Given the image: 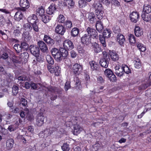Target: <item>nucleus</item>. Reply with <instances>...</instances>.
<instances>
[{"label": "nucleus", "mask_w": 151, "mask_h": 151, "mask_svg": "<svg viewBox=\"0 0 151 151\" xmlns=\"http://www.w3.org/2000/svg\"><path fill=\"white\" fill-rule=\"evenodd\" d=\"M30 87L31 88H32L33 89L38 90L39 89H42L48 91L47 93L48 92H50L52 96L51 97L50 99L51 100L53 101L57 98V96L56 93H55L56 88L55 87H52L51 86L46 87L40 83H36L33 82H32L31 83Z\"/></svg>", "instance_id": "obj_1"}, {"label": "nucleus", "mask_w": 151, "mask_h": 151, "mask_svg": "<svg viewBox=\"0 0 151 151\" xmlns=\"http://www.w3.org/2000/svg\"><path fill=\"white\" fill-rule=\"evenodd\" d=\"M28 22L31 24L33 27V30L35 32H39V28L38 24H37L38 22V19L37 16L35 14H32L29 17L27 18Z\"/></svg>", "instance_id": "obj_2"}, {"label": "nucleus", "mask_w": 151, "mask_h": 151, "mask_svg": "<svg viewBox=\"0 0 151 151\" xmlns=\"http://www.w3.org/2000/svg\"><path fill=\"white\" fill-rule=\"evenodd\" d=\"M112 32L109 29H106L104 31L103 35H99V38L100 41L104 47H106V46L105 38H109L111 36Z\"/></svg>", "instance_id": "obj_3"}, {"label": "nucleus", "mask_w": 151, "mask_h": 151, "mask_svg": "<svg viewBox=\"0 0 151 151\" xmlns=\"http://www.w3.org/2000/svg\"><path fill=\"white\" fill-rule=\"evenodd\" d=\"M102 54L103 55V57L100 59L99 64L102 67L106 68L108 67L110 58L109 55L107 54L105 51L103 52Z\"/></svg>", "instance_id": "obj_4"}, {"label": "nucleus", "mask_w": 151, "mask_h": 151, "mask_svg": "<svg viewBox=\"0 0 151 151\" xmlns=\"http://www.w3.org/2000/svg\"><path fill=\"white\" fill-rule=\"evenodd\" d=\"M120 32V29L118 27H116L114 29V32L115 34H118L116 36L117 41L121 46L123 45L125 39L124 36L121 33H119Z\"/></svg>", "instance_id": "obj_5"}, {"label": "nucleus", "mask_w": 151, "mask_h": 151, "mask_svg": "<svg viewBox=\"0 0 151 151\" xmlns=\"http://www.w3.org/2000/svg\"><path fill=\"white\" fill-rule=\"evenodd\" d=\"M86 31L88 33V35L89 36L91 37L96 39L98 38V34L95 29L91 27H88L86 28Z\"/></svg>", "instance_id": "obj_6"}, {"label": "nucleus", "mask_w": 151, "mask_h": 151, "mask_svg": "<svg viewBox=\"0 0 151 151\" xmlns=\"http://www.w3.org/2000/svg\"><path fill=\"white\" fill-rule=\"evenodd\" d=\"M65 47L64 48L60 47L59 48L60 55H59V62H61L62 60L65 59L68 55V53Z\"/></svg>", "instance_id": "obj_7"}, {"label": "nucleus", "mask_w": 151, "mask_h": 151, "mask_svg": "<svg viewBox=\"0 0 151 151\" xmlns=\"http://www.w3.org/2000/svg\"><path fill=\"white\" fill-rule=\"evenodd\" d=\"M19 5L21 7H18L17 9L21 10L22 12H25L29 7V1L28 0H20Z\"/></svg>", "instance_id": "obj_8"}, {"label": "nucleus", "mask_w": 151, "mask_h": 151, "mask_svg": "<svg viewBox=\"0 0 151 151\" xmlns=\"http://www.w3.org/2000/svg\"><path fill=\"white\" fill-rule=\"evenodd\" d=\"M44 116L40 109V112L37 115L36 118V124L38 126H41L44 124Z\"/></svg>", "instance_id": "obj_9"}, {"label": "nucleus", "mask_w": 151, "mask_h": 151, "mask_svg": "<svg viewBox=\"0 0 151 151\" xmlns=\"http://www.w3.org/2000/svg\"><path fill=\"white\" fill-rule=\"evenodd\" d=\"M83 66L78 63H76L73 65L72 67V70L73 73L76 75L80 74L83 70Z\"/></svg>", "instance_id": "obj_10"}, {"label": "nucleus", "mask_w": 151, "mask_h": 151, "mask_svg": "<svg viewBox=\"0 0 151 151\" xmlns=\"http://www.w3.org/2000/svg\"><path fill=\"white\" fill-rule=\"evenodd\" d=\"M37 45L39 48L43 52H47L48 49L47 45L43 41L40 40L37 42Z\"/></svg>", "instance_id": "obj_11"}, {"label": "nucleus", "mask_w": 151, "mask_h": 151, "mask_svg": "<svg viewBox=\"0 0 151 151\" xmlns=\"http://www.w3.org/2000/svg\"><path fill=\"white\" fill-rule=\"evenodd\" d=\"M31 53L35 56H37L40 54V49L37 46L31 45L29 47Z\"/></svg>", "instance_id": "obj_12"}, {"label": "nucleus", "mask_w": 151, "mask_h": 151, "mask_svg": "<svg viewBox=\"0 0 151 151\" xmlns=\"http://www.w3.org/2000/svg\"><path fill=\"white\" fill-rule=\"evenodd\" d=\"M64 47L68 50H71L74 48L73 43L70 40L67 39L63 43Z\"/></svg>", "instance_id": "obj_13"}, {"label": "nucleus", "mask_w": 151, "mask_h": 151, "mask_svg": "<svg viewBox=\"0 0 151 151\" xmlns=\"http://www.w3.org/2000/svg\"><path fill=\"white\" fill-rule=\"evenodd\" d=\"M46 59L47 62L46 65L47 68L48 70H50L52 65L54 64V60L52 57L49 55H46Z\"/></svg>", "instance_id": "obj_14"}, {"label": "nucleus", "mask_w": 151, "mask_h": 151, "mask_svg": "<svg viewBox=\"0 0 151 151\" xmlns=\"http://www.w3.org/2000/svg\"><path fill=\"white\" fill-rule=\"evenodd\" d=\"M55 31L57 33L63 35L66 31V29L63 26L58 24L55 27Z\"/></svg>", "instance_id": "obj_15"}, {"label": "nucleus", "mask_w": 151, "mask_h": 151, "mask_svg": "<svg viewBox=\"0 0 151 151\" xmlns=\"http://www.w3.org/2000/svg\"><path fill=\"white\" fill-rule=\"evenodd\" d=\"M81 41L83 44L88 45L91 43V38L87 34H84L81 37Z\"/></svg>", "instance_id": "obj_16"}, {"label": "nucleus", "mask_w": 151, "mask_h": 151, "mask_svg": "<svg viewBox=\"0 0 151 151\" xmlns=\"http://www.w3.org/2000/svg\"><path fill=\"white\" fill-rule=\"evenodd\" d=\"M43 40L50 46H52L55 43L54 40L47 35H45Z\"/></svg>", "instance_id": "obj_17"}, {"label": "nucleus", "mask_w": 151, "mask_h": 151, "mask_svg": "<svg viewBox=\"0 0 151 151\" xmlns=\"http://www.w3.org/2000/svg\"><path fill=\"white\" fill-rule=\"evenodd\" d=\"M92 7L94 9L95 12L104 9V7L100 2L98 1H94L92 5Z\"/></svg>", "instance_id": "obj_18"}, {"label": "nucleus", "mask_w": 151, "mask_h": 151, "mask_svg": "<svg viewBox=\"0 0 151 151\" xmlns=\"http://www.w3.org/2000/svg\"><path fill=\"white\" fill-rule=\"evenodd\" d=\"M114 69V73L117 76L121 77L124 76L122 66L121 68L119 65H118L115 67Z\"/></svg>", "instance_id": "obj_19"}, {"label": "nucleus", "mask_w": 151, "mask_h": 151, "mask_svg": "<svg viewBox=\"0 0 151 151\" xmlns=\"http://www.w3.org/2000/svg\"><path fill=\"white\" fill-rule=\"evenodd\" d=\"M130 18L131 20L134 22L136 23L139 18V14L137 12H133L130 15Z\"/></svg>", "instance_id": "obj_20"}, {"label": "nucleus", "mask_w": 151, "mask_h": 151, "mask_svg": "<svg viewBox=\"0 0 151 151\" xmlns=\"http://www.w3.org/2000/svg\"><path fill=\"white\" fill-rule=\"evenodd\" d=\"M51 52L54 58L57 62H58L59 55H60L59 50H58L57 48H54L52 49Z\"/></svg>", "instance_id": "obj_21"}, {"label": "nucleus", "mask_w": 151, "mask_h": 151, "mask_svg": "<svg viewBox=\"0 0 151 151\" xmlns=\"http://www.w3.org/2000/svg\"><path fill=\"white\" fill-rule=\"evenodd\" d=\"M95 27L96 30L99 33L102 32L104 28L103 23L100 20L96 21Z\"/></svg>", "instance_id": "obj_22"}, {"label": "nucleus", "mask_w": 151, "mask_h": 151, "mask_svg": "<svg viewBox=\"0 0 151 151\" xmlns=\"http://www.w3.org/2000/svg\"><path fill=\"white\" fill-rule=\"evenodd\" d=\"M74 4L75 2L74 0H64L63 4V6H67L69 8H73Z\"/></svg>", "instance_id": "obj_23"}, {"label": "nucleus", "mask_w": 151, "mask_h": 151, "mask_svg": "<svg viewBox=\"0 0 151 151\" xmlns=\"http://www.w3.org/2000/svg\"><path fill=\"white\" fill-rule=\"evenodd\" d=\"M73 128V134L76 135L79 134L83 130L82 128L77 124L74 125Z\"/></svg>", "instance_id": "obj_24"}, {"label": "nucleus", "mask_w": 151, "mask_h": 151, "mask_svg": "<svg viewBox=\"0 0 151 151\" xmlns=\"http://www.w3.org/2000/svg\"><path fill=\"white\" fill-rule=\"evenodd\" d=\"M18 11L16 12L14 16V18L17 21H19L22 19L23 17V15L21 12V10L17 9Z\"/></svg>", "instance_id": "obj_25"}, {"label": "nucleus", "mask_w": 151, "mask_h": 151, "mask_svg": "<svg viewBox=\"0 0 151 151\" xmlns=\"http://www.w3.org/2000/svg\"><path fill=\"white\" fill-rule=\"evenodd\" d=\"M60 68L57 65L55 64V67L52 66V68H51V69L49 71L51 73H57V74H55L57 75H59V73L60 72Z\"/></svg>", "instance_id": "obj_26"}, {"label": "nucleus", "mask_w": 151, "mask_h": 151, "mask_svg": "<svg viewBox=\"0 0 151 151\" xmlns=\"http://www.w3.org/2000/svg\"><path fill=\"white\" fill-rule=\"evenodd\" d=\"M56 9L55 6V5L52 4L47 9V13L49 15H52L55 12Z\"/></svg>", "instance_id": "obj_27"}, {"label": "nucleus", "mask_w": 151, "mask_h": 151, "mask_svg": "<svg viewBox=\"0 0 151 151\" xmlns=\"http://www.w3.org/2000/svg\"><path fill=\"white\" fill-rule=\"evenodd\" d=\"M134 33L136 36L139 37L143 34V32L139 26H136L134 29Z\"/></svg>", "instance_id": "obj_28"}, {"label": "nucleus", "mask_w": 151, "mask_h": 151, "mask_svg": "<svg viewBox=\"0 0 151 151\" xmlns=\"http://www.w3.org/2000/svg\"><path fill=\"white\" fill-rule=\"evenodd\" d=\"M55 130L56 128H55L50 127L49 129H46L42 132L45 135L44 136H48L52 134Z\"/></svg>", "instance_id": "obj_29"}, {"label": "nucleus", "mask_w": 151, "mask_h": 151, "mask_svg": "<svg viewBox=\"0 0 151 151\" xmlns=\"http://www.w3.org/2000/svg\"><path fill=\"white\" fill-rule=\"evenodd\" d=\"M141 17L145 21L148 22L151 19V15L149 14L142 12Z\"/></svg>", "instance_id": "obj_30"}, {"label": "nucleus", "mask_w": 151, "mask_h": 151, "mask_svg": "<svg viewBox=\"0 0 151 151\" xmlns=\"http://www.w3.org/2000/svg\"><path fill=\"white\" fill-rule=\"evenodd\" d=\"M95 12L97 19L99 20L102 19L104 16V9Z\"/></svg>", "instance_id": "obj_31"}, {"label": "nucleus", "mask_w": 151, "mask_h": 151, "mask_svg": "<svg viewBox=\"0 0 151 151\" xmlns=\"http://www.w3.org/2000/svg\"><path fill=\"white\" fill-rule=\"evenodd\" d=\"M109 55L111 59L114 61L117 60L119 58L118 55L114 51H112L109 52Z\"/></svg>", "instance_id": "obj_32"}, {"label": "nucleus", "mask_w": 151, "mask_h": 151, "mask_svg": "<svg viewBox=\"0 0 151 151\" xmlns=\"http://www.w3.org/2000/svg\"><path fill=\"white\" fill-rule=\"evenodd\" d=\"M14 143V140L12 139H9L6 142V146L8 149H11Z\"/></svg>", "instance_id": "obj_33"}, {"label": "nucleus", "mask_w": 151, "mask_h": 151, "mask_svg": "<svg viewBox=\"0 0 151 151\" xmlns=\"http://www.w3.org/2000/svg\"><path fill=\"white\" fill-rule=\"evenodd\" d=\"M79 33V29L75 27L73 28L70 32V35L73 37H75L78 36Z\"/></svg>", "instance_id": "obj_34"}, {"label": "nucleus", "mask_w": 151, "mask_h": 151, "mask_svg": "<svg viewBox=\"0 0 151 151\" xmlns=\"http://www.w3.org/2000/svg\"><path fill=\"white\" fill-rule=\"evenodd\" d=\"M23 28L26 31L28 32H31L32 30H33L32 26L29 23L24 24L23 25Z\"/></svg>", "instance_id": "obj_35"}, {"label": "nucleus", "mask_w": 151, "mask_h": 151, "mask_svg": "<svg viewBox=\"0 0 151 151\" xmlns=\"http://www.w3.org/2000/svg\"><path fill=\"white\" fill-rule=\"evenodd\" d=\"M89 64L91 69L93 70H97L99 66V65L96 62L93 60L89 62Z\"/></svg>", "instance_id": "obj_36"}, {"label": "nucleus", "mask_w": 151, "mask_h": 151, "mask_svg": "<svg viewBox=\"0 0 151 151\" xmlns=\"http://www.w3.org/2000/svg\"><path fill=\"white\" fill-rule=\"evenodd\" d=\"M22 28L19 27H17L16 29L14 30L13 34L15 37H19L22 34L21 31Z\"/></svg>", "instance_id": "obj_37"}, {"label": "nucleus", "mask_w": 151, "mask_h": 151, "mask_svg": "<svg viewBox=\"0 0 151 151\" xmlns=\"http://www.w3.org/2000/svg\"><path fill=\"white\" fill-rule=\"evenodd\" d=\"M88 19L90 22L92 24L94 23L96 20L95 16L93 13H90L88 14Z\"/></svg>", "instance_id": "obj_38"}, {"label": "nucleus", "mask_w": 151, "mask_h": 151, "mask_svg": "<svg viewBox=\"0 0 151 151\" xmlns=\"http://www.w3.org/2000/svg\"><path fill=\"white\" fill-rule=\"evenodd\" d=\"M93 50L96 53H98L101 51V47L97 43L95 42L93 45Z\"/></svg>", "instance_id": "obj_39"}, {"label": "nucleus", "mask_w": 151, "mask_h": 151, "mask_svg": "<svg viewBox=\"0 0 151 151\" xmlns=\"http://www.w3.org/2000/svg\"><path fill=\"white\" fill-rule=\"evenodd\" d=\"M18 80L17 82L19 83H21L22 81H27L28 78L25 75H23L18 76L17 78Z\"/></svg>", "instance_id": "obj_40"}, {"label": "nucleus", "mask_w": 151, "mask_h": 151, "mask_svg": "<svg viewBox=\"0 0 151 151\" xmlns=\"http://www.w3.org/2000/svg\"><path fill=\"white\" fill-rule=\"evenodd\" d=\"M27 115L26 117L27 119L31 121L34 119V116L33 114L30 112L29 109H26Z\"/></svg>", "instance_id": "obj_41"}, {"label": "nucleus", "mask_w": 151, "mask_h": 151, "mask_svg": "<svg viewBox=\"0 0 151 151\" xmlns=\"http://www.w3.org/2000/svg\"><path fill=\"white\" fill-rule=\"evenodd\" d=\"M63 26L65 29H70L73 26L72 23L70 20H66L64 22Z\"/></svg>", "instance_id": "obj_42"}, {"label": "nucleus", "mask_w": 151, "mask_h": 151, "mask_svg": "<svg viewBox=\"0 0 151 151\" xmlns=\"http://www.w3.org/2000/svg\"><path fill=\"white\" fill-rule=\"evenodd\" d=\"M123 70L124 72V73L129 74L131 73V71L128 67L126 65H122Z\"/></svg>", "instance_id": "obj_43"}, {"label": "nucleus", "mask_w": 151, "mask_h": 151, "mask_svg": "<svg viewBox=\"0 0 151 151\" xmlns=\"http://www.w3.org/2000/svg\"><path fill=\"white\" fill-rule=\"evenodd\" d=\"M40 18L42 21L45 23L48 22L50 19V18L49 16H46L45 14L42 16Z\"/></svg>", "instance_id": "obj_44"}, {"label": "nucleus", "mask_w": 151, "mask_h": 151, "mask_svg": "<svg viewBox=\"0 0 151 151\" xmlns=\"http://www.w3.org/2000/svg\"><path fill=\"white\" fill-rule=\"evenodd\" d=\"M18 128L16 124H12L9 125L7 128L8 130L10 132L14 131Z\"/></svg>", "instance_id": "obj_45"}, {"label": "nucleus", "mask_w": 151, "mask_h": 151, "mask_svg": "<svg viewBox=\"0 0 151 151\" xmlns=\"http://www.w3.org/2000/svg\"><path fill=\"white\" fill-rule=\"evenodd\" d=\"M61 149L63 151H69L70 149L69 145L67 143H64L61 147Z\"/></svg>", "instance_id": "obj_46"}, {"label": "nucleus", "mask_w": 151, "mask_h": 151, "mask_svg": "<svg viewBox=\"0 0 151 151\" xmlns=\"http://www.w3.org/2000/svg\"><path fill=\"white\" fill-rule=\"evenodd\" d=\"M87 2L85 0H79L78 1V4L79 7L83 8L87 5Z\"/></svg>", "instance_id": "obj_47"}, {"label": "nucleus", "mask_w": 151, "mask_h": 151, "mask_svg": "<svg viewBox=\"0 0 151 151\" xmlns=\"http://www.w3.org/2000/svg\"><path fill=\"white\" fill-rule=\"evenodd\" d=\"M77 50L78 53L81 54H83L85 52V50L84 49L83 47L80 45H77Z\"/></svg>", "instance_id": "obj_48"}, {"label": "nucleus", "mask_w": 151, "mask_h": 151, "mask_svg": "<svg viewBox=\"0 0 151 151\" xmlns=\"http://www.w3.org/2000/svg\"><path fill=\"white\" fill-rule=\"evenodd\" d=\"M134 67L137 68H139L141 67V64L140 63V60L139 59H137L134 61Z\"/></svg>", "instance_id": "obj_49"}, {"label": "nucleus", "mask_w": 151, "mask_h": 151, "mask_svg": "<svg viewBox=\"0 0 151 151\" xmlns=\"http://www.w3.org/2000/svg\"><path fill=\"white\" fill-rule=\"evenodd\" d=\"M19 88L16 86L14 85L12 88V93L14 96H16L18 92Z\"/></svg>", "instance_id": "obj_50"}, {"label": "nucleus", "mask_w": 151, "mask_h": 151, "mask_svg": "<svg viewBox=\"0 0 151 151\" xmlns=\"http://www.w3.org/2000/svg\"><path fill=\"white\" fill-rule=\"evenodd\" d=\"M45 10L42 8H38L37 10V15L40 16V17L44 15L45 13Z\"/></svg>", "instance_id": "obj_51"}, {"label": "nucleus", "mask_w": 151, "mask_h": 151, "mask_svg": "<svg viewBox=\"0 0 151 151\" xmlns=\"http://www.w3.org/2000/svg\"><path fill=\"white\" fill-rule=\"evenodd\" d=\"M20 56L21 58L24 60V61H27L29 57V55L27 52H24L21 54Z\"/></svg>", "instance_id": "obj_52"}, {"label": "nucleus", "mask_w": 151, "mask_h": 151, "mask_svg": "<svg viewBox=\"0 0 151 151\" xmlns=\"http://www.w3.org/2000/svg\"><path fill=\"white\" fill-rule=\"evenodd\" d=\"M137 46L139 49L141 51L144 52L146 50V47L143 44L141 43H138L137 44Z\"/></svg>", "instance_id": "obj_53"}, {"label": "nucleus", "mask_w": 151, "mask_h": 151, "mask_svg": "<svg viewBox=\"0 0 151 151\" xmlns=\"http://www.w3.org/2000/svg\"><path fill=\"white\" fill-rule=\"evenodd\" d=\"M14 49L17 52L22 51V48L21 45L19 44H16L14 46Z\"/></svg>", "instance_id": "obj_54"}, {"label": "nucleus", "mask_w": 151, "mask_h": 151, "mask_svg": "<svg viewBox=\"0 0 151 151\" xmlns=\"http://www.w3.org/2000/svg\"><path fill=\"white\" fill-rule=\"evenodd\" d=\"M21 45V46L22 49L24 50L27 51L29 48V45L27 43L25 42H22Z\"/></svg>", "instance_id": "obj_55"}, {"label": "nucleus", "mask_w": 151, "mask_h": 151, "mask_svg": "<svg viewBox=\"0 0 151 151\" xmlns=\"http://www.w3.org/2000/svg\"><path fill=\"white\" fill-rule=\"evenodd\" d=\"M29 32L27 31L24 32L22 35L25 41L28 40L29 38Z\"/></svg>", "instance_id": "obj_56"}, {"label": "nucleus", "mask_w": 151, "mask_h": 151, "mask_svg": "<svg viewBox=\"0 0 151 151\" xmlns=\"http://www.w3.org/2000/svg\"><path fill=\"white\" fill-rule=\"evenodd\" d=\"M104 73L106 76L108 78L113 73L111 69H106L104 71Z\"/></svg>", "instance_id": "obj_57"}, {"label": "nucleus", "mask_w": 151, "mask_h": 151, "mask_svg": "<svg viewBox=\"0 0 151 151\" xmlns=\"http://www.w3.org/2000/svg\"><path fill=\"white\" fill-rule=\"evenodd\" d=\"M129 42L131 43H134L136 42V39L135 37L132 34H130L129 36Z\"/></svg>", "instance_id": "obj_58"}, {"label": "nucleus", "mask_w": 151, "mask_h": 151, "mask_svg": "<svg viewBox=\"0 0 151 151\" xmlns=\"http://www.w3.org/2000/svg\"><path fill=\"white\" fill-rule=\"evenodd\" d=\"M65 19V17L63 15L60 14L59 16L58 21L60 23H64Z\"/></svg>", "instance_id": "obj_59"}, {"label": "nucleus", "mask_w": 151, "mask_h": 151, "mask_svg": "<svg viewBox=\"0 0 151 151\" xmlns=\"http://www.w3.org/2000/svg\"><path fill=\"white\" fill-rule=\"evenodd\" d=\"M19 110V108L15 106H14L12 108H10L9 109L10 111L14 113H18Z\"/></svg>", "instance_id": "obj_60"}, {"label": "nucleus", "mask_w": 151, "mask_h": 151, "mask_svg": "<svg viewBox=\"0 0 151 151\" xmlns=\"http://www.w3.org/2000/svg\"><path fill=\"white\" fill-rule=\"evenodd\" d=\"M108 78H109V79L112 82H116L117 80L116 77L113 73Z\"/></svg>", "instance_id": "obj_61"}, {"label": "nucleus", "mask_w": 151, "mask_h": 151, "mask_svg": "<svg viewBox=\"0 0 151 151\" xmlns=\"http://www.w3.org/2000/svg\"><path fill=\"white\" fill-rule=\"evenodd\" d=\"M6 74V77L7 78H9V82H11L13 81L14 76L13 75L9 73H5Z\"/></svg>", "instance_id": "obj_62"}, {"label": "nucleus", "mask_w": 151, "mask_h": 151, "mask_svg": "<svg viewBox=\"0 0 151 151\" xmlns=\"http://www.w3.org/2000/svg\"><path fill=\"white\" fill-rule=\"evenodd\" d=\"M27 115L26 109L24 111H22L20 114V116L22 118H25Z\"/></svg>", "instance_id": "obj_63"}, {"label": "nucleus", "mask_w": 151, "mask_h": 151, "mask_svg": "<svg viewBox=\"0 0 151 151\" xmlns=\"http://www.w3.org/2000/svg\"><path fill=\"white\" fill-rule=\"evenodd\" d=\"M70 54L71 57L73 58H76L77 55L76 52L73 50H72L70 52Z\"/></svg>", "instance_id": "obj_64"}]
</instances>
